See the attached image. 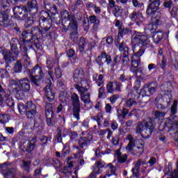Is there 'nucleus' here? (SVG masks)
Instances as JSON below:
<instances>
[{
    "instance_id": "6ab92c4d",
    "label": "nucleus",
    "mask_w": 178,
    "mask_h": 178,
    "mask_svg": "<svg viewBox=\"0 0 178 178\" xmlns=\"http://www.w3.org/2000/svg\"><path fill=\"white\" fill-rule=\"evenodd\" d=\"M159 18H154L153 23L149 24L145 28V31L146 33L149 34V33H155V30L158 29V24H159Z\"/></svg>"
},
{
    "instance_id": "c9c22d12",
    "label": "nucleus",
    "mask_w": 178,
    "mask_h": 178,
    "mask_svg": "<svg viewBox=\"0 0 178 178\" xmlns=\"http://www.w3.org/2000/svg\"><path fill=\"white\" fill-rule=\"evenodd\" d=\"M8 122H9V115L6 114H0V123L6 124Z\"/></svg>"
},
{
    "instance_id": "37998d69",
    "label": "nucleus",
    "mask_w": 178,
    "mask_h": 178,
    "mask_svg": "<svg viewBox=\"0 0 178 178\" xmlns=\"http://www.w3.org/2000/svg\"><path fill=\"white\" fill-rule=\"evenodd\" d=\"M58 60H56V61L54 62V58H49L47 61L48 69H52V67H54V65H55V63H58Z\"/></svg>"
},
{
    "instance_id": "412c9836",
    "label": "nucleus",
    "mask_w": 178,
    "mask_h": 178,
    "mask_svg": "<svg viewBox=\"0 0 178 178\" xmlns=\"http://www.w3.org/2000/svg\"><path fill=\"white\" fill-rule=\"evenodd\" d=\"M9 22V14L8 13L3 11L0 13V24L6 27L8 23Z\"/></svg>"
},
{
    "instance_id": "13d9d810",
    "label": "nucleus",
    "mask_w": 178,
    "mask_h": 178,
    "mask_svg": "<svg viewBox=\"0 0 178 178\" xmlns=\"http://www.w3.org/2000/svg\"><path fill=\"white\" fill-rule=\"evenodd\" d=\"M108 92H113V83L109 82L106 86Z\"/></svg>"
},
{
    "instance_id": "a211bd4d",
    "label": "nucleus",
    "mask_w": 178,
    "mask_h": 178,
    "mask_svg": "<svg viewBox=\"0 0 178 178\" xmlns=\"http://www.w3.org/2000/svg\"><path fill=\"white\" fill-rule=\"evenodd\" d=\"M95 62L99 66H104V63H107L109 65L112 62V58L106 53L102 52V54L97 56L95 59Z\"/></svg>"
},
{
    "instance_id": "aec40b11",
    "label": "nucleus",
    "mask_w": 178,
    "mask_h": 178,
    "mask_svg": "<svg viewBox=\"0 0 178 178\" xmlns=\"http://www.w3.org/2000/svg\"><path fill=\"white\" fill-rule=\"evenodd\" d=\"M119 50L122 52V63L124 65L129 63V47H124V44L122 43L120 45Z\"/></svg>"
},
{
    "instance_id": "58836bf2",
    "label": "nucleus",
    "mask_w": 178,
    "mask_h": 178,
    "mask_svg": "<svg viewBox=\"0 0 178 178\" xmlns=\"http://www.w3.org/2000/svg\"><path fill=\"white\" fill-rule=\"evenodd\" d=\"M122 13H123V10L119 7V6H115L113 10V14L116 17L119 16H122Z\"/></svg>"
},
{
    "instance_id": "338daca9",
    "label": "nucleus",
    "mask_w": 178,
    "mask_h": 178,
    "mask_svg": "<svg viewBox=\"0 0 178 178\" xmlns=\"http://www.w3.org/2000/svg\"><path fill=\"white\" fill-rule=\"evenodd\" d=\"M5 178H13L14 175L12 174V171H9L7 174L4 175Z\"/></svg>"
},
{
    "instance_id": "6e6d98bb",
    "label": "nucleus",
    "mask_w": 178,
    "mask_h": 178,
    "mask_svg": "<svg viewBox=\"0 0 178 178\" xmlns=\"http://www.w3.org/2000/svg\"><path fill=\"white\" fill-rule=\"evenodd\" d=\"M55 76L57 79H60V77H62V70L60 68L58 67L55 70Z\"/></svg>"
},
{
    "instance_id": "9b49d317",
    "label": "nucleus",
    "mask_w": 178,
    "mask_h": 178,
    "mask_svg": "<svg viewBox=\"0 0 178 178\" xmlns=\"http://www.w3.org/2000/svg\"><path fill=\"white\" fill-rule=\"evenodd\" d=\"M60 18L62 20H65L66 22H70L68 26V29L72 30H77V22L74 20V16L70 15L69 12L66 10L61 11Z\"/></svg>"
},
{
    "instance_id": "b1692460",
    "label": "nucleus",
    "mask_w": 178,
    "mask_h": 178,
    "mask_svg": "<svg viewBox=\"0 0 178 178\" xmlns=\"http://www.w3.org/2000/svg\"><path fill=\"white\" fill-rule=\"evenodd\" d=\"M114 156L120 163H124V161H127V154H122L120 150L115 151Z\"/></svg>"
},
{
    "instance_id": "9d476101",
    "label": "nucleus",
    "mask_w": 178,
    "mask_h": 178,
    "mask_svg": "<svg viewBox=\"0 0 178 178\" xmlns=\"http://www.w3.org/2000/svg\"><path fill=\"white\" fill-rule=\"evenodd\" d=\"M42 77H44L42 68L39 65H36L31 71H30L31 81L34 84H36V86L40 80H42Z\"/></svg>"
},
{
    "instance_id": "de8ad7c7",
    "label": "nucleus",
    "mask_w": 178,
    "mask_h": 178,
    "mask_svg": "<svg viewBox=\"0 0 178 178\" xmlns=\"http://www.w3.org/2000/svg\"><path fill=\"white\" fill-rule=\"evenodd\" d=\"M96 168L95 169H97V172H101V168H104L105 166V163L102 161H98L97 163H95Z\"/></svg>"
},
{
    "instance_id": "a19ab883",
    "label": "nucleus",
    "mask_w": 178,
    "mask_h": 178,
    "mask_svg": "<svg viewBox=\"0 0 178 178\" xmlns=\"http://www.w3.org/2000/svg\"><path fill=\"white\" fill-rule=\"evenodd\" d=\"M118 118L121 119H124L126 115L129 113V110L124 108L123 111H118Z\"/></svg>"
},
{
    "instance_id": "f8f14e48",
    "label": "nucleus",
    "mask_w": 178,
    "mask_h": 178,
    "mask_svg": "<svg viewBox=\"0 0 178 178\" xmlns=\"http://www.w3.org/2000/svg\"><path fill=\"white\" fill-rule=\"evenodd\" d=\"M3 59L6 63H12L15 60L16 56H17V47L16 45L11 47V51L9 50H5L3 53Z\"/></svg>"
},
{
    "instance_id": "69168bd1",
    "label": "nucleus",
    "mask_w": 178,
    "mask_h": 178,
    "mask_svg": "<svg viewBox=\"0 0 178 178\" xmlns=\"http://www.w3.org/2000/svg\"><path fill=\"white\" fill-rule=\"evenodd\" d=\"M140 171L139 168H133L132 169V173L134 175V176L137 177L138 176V172Z\"/></svg>"
},
{
    "instance_id": "393cba45",
    "label": "nucleus",
    "mask_w": 178,
    "mask_h": 178,
    "mask_svg": "<svg viewBox=\"0 0 178 178\" xmlns=\"http://www.w3.org/2000/svg\"><path fill=\"white\" fill-rule=\"evenodd\" d=\"M165 35V32L163 31H156L154 35L152 37V40L155 44L159 43V42L163 38Z\"/></svg>"
},
{
    "instance_id": "5fc2aeb1",
    "label": "nucleus",
    "mask_w": 178,
    "mask_h": 178,
    "mask_svg": "<svg viewBox=\"0 0 178 178\" xmlns=\"http://www.w3.org/2000/svg\"><path fill=\"white\" fill-rule=\"evenodd\" d=\"M23 168L25 170H29L30 169V165H31V161H23Z\"/></svg>"
},
{
    "instance_id": "680f3d73",
    "label": "nucleus",
    "mask_w": 178,
    "mask_h": 178,
    "mask_svg": "<svg viewBox=\"0 0 178 178\" xmlns=\"http://www.w3.org/2000/svg\"><path fill=\"white\" fill-rule=\"evenodd\" d=\"M164 6L165 8H172V1L170 0H165L164 2Z\"/></svg>"
},
{
    "instance_id": "f257e3e1",
    "label": "nucleus",
    "mask_w": 178,
    "mask_h": 178,
    "mask_svg": "<svg viewBox=\"0 0 178 178\" xmlns=\"http://www.w3.org/2000/svg\"><path fill=\"white\" fill-rule=\"evenodd\" d=\"M47 74L50 79L46 81L47 85L44 89V102H46L45 115L47 118L50 115L52 117L54 115V108L52 107V104L48 102H52L55 99V93L52 92V89L51 88V80L54 81V73H52V71H48Z\"/></svg>"
},
{
    "instance_id": "4be33fe9",
    "label": "nucleus",
    "mask_w": 178,
    "mask_h": 178,
    "mask_svg": "<svg viewBox=\"0 0 178 178\" xmlns=\"http://www.w3.org/2000/svg\"><path fill=\"white\" fill-rule=\"evenodd\" d=\"M78 46L81 52H84V51H88L90 49V44H88V42L86 39H80Z\"/></svg>"
},
{
    "instance_id": "dca6fc26",
    "label": "nucleus",
    "mask_w": 178,
    "mask_h": 178,
    "mask_svg": "<svg viewBox=\"0 0 178 178\" xmlns=\"http://www.w3.org/2000/svg\"><path fill=\"white\" fill-rule=\"evenodd\" d=\"M156 84L152 83L150 86L145 85L140 92L142 97H149L156 90Z\"/></svg>"
},
{
    "instance_id": "473e14b6",
    "label": "nucleus",
    "mask_w": 178,
    "mask_h": 178,
    "mask_svg": "<svg viewBox=\"0 0 178 178\" xmlns=\"http://www.w3.org/2000/svg\"><path fill=\"white\" fill-rule=\"evenodd\" d=\"M36 141H37V139L35 138L28 143V146H27V149H26L28 152H31V151H33L34 149V148L35 147Z\"/></svg>"
},
{
    "instance_id": "bb28decb",
    "label": "nucleus",
    "mask_w": 178,
    "mask_h": 178,
    "mask_svg": "<svg viewBox=\"0 0 178 178\" xmlns=\"http://www.w3.org/2000/svg\"><path fill=\"white\" fill-rule=\"evenodd\" d=\"M165 124H170L168 126L170 127V130H178V121H173L170 119H167L165 122Z\"/></svg>"
},
{
    "instance_id": "7c9ffc66",
    "label": "nucleus",
    "mask_w": 178,
    "mask_h": 178,
    "mask_svg": "<svg viewBox=\"0 0 178 178\" xmlns=\"http://www.w3.org/2000/svg\"><path fill=\"white\" fill-rule=\"evenodd\" d=\"M89 20L90 23L94 24L93 29L95 31H97V30H98V24H99V19H97V17L95 15H92L90 17Z\"/></svg>"
},
{
    "instance_id": "e433bc0d",
    "label": "nucleus",
    "mask_w": 178,
    "mask_h": 178,
    "mask_svg": "<svg viewBox=\"0 0 178 178\" xmlns=\"http://www.w3.org/2000/svg\"><path fill=\"white\" fill-rule=\"evenodd\" d=\"M140 86H141V81H140V78H137L136 81H135V87H134L135 94L137 96L139 95L138 88H140Z\"/></svg>"
},
{
    "instance_id": "7ed1b4c3",
    "label": "nucleus",
    "mask_w": 178,
    "mask_h": 178,
    "mask_svg": "<svg viewBox=\"0 0 178 178\" xmlns=\"http://www.w3.org/2000/svg\"><path fill=\"white\" fill-rule=\"evenodd\" d=\"M127 140H129V143L126 147L127 151H131V149L136 147L134 151H136L138 155L144 152V142L143 140H134L131 135L127 136Z\"/></svg>"
},
{
    "instance_id": "f03ea898",
    "label": "nucleus",
    "mask_w": 178,
    "mask_h": 178,
    "mask_svg": "<svg viewBox=\"0 0 178 178\" xmlns=\"http://www.w3.org/2000/svg\"><path fill=\"white\" fill-rule=\"evenodd\" d=\"M155 127V124L152 122V118H147L146 120L138 124L136 127V133H140L142 136H147L145 137H149L152 134V130Z\"/></svg>"
},
{
    "instance_id": "a18cd8bd",
    "label": "nucleus",
    "mask_w": 178,
    "mask_h": 178,
    "mask_svg": "<svg viewBox=\"0 0 178 178\" xmlns=\"http://www.w3.org/2000/svg\"><path fill=\"white\" fill-rule=\"evenodd\" d=\"M99 98L102 99L106 98V93H105V89L104 88H99Z\"/></svg>"
},
{
    "instance_id": "20e7f679",
    "label": "nucleus",
    "mask_w": 178,
    "mask_h": 178,
    "mask_svg": "<svg viewBox=\"0 0 178 178\" xmlns=\"http://www.w3.org/2000/svg\"><path fill=\"white\" fill-rule=\"evenodd\" d=\"M145 51L144 49H140L138 52L134 54L131 58V65L130 70L134 73H138V72H143V68H138L141 64V56L144 55Z\"/></svg>"
},
{
    "instance_id": "a878e982",
    "label": "nucleus",
    "mask_w": 178,
    "mask_h": 178,
    "mask_svg": "<svg viewBox=\"0 0 178 178\" xmlns=\"http://www.w3.org/2000/svg\"><path fill=\"white\" fill-rule=\"evenodd\" d=\"M19 0H0V8H8L9 5H16Z\"/></svg>"
},
{
    "instance_id": "052dcab7",
    "label": "nucleus",
    "mask_w": 178,
    "mask_h": 178,
    "mask_svg": "<svg viewBox=\"0 0 178 178\" xmlns=\"http://www.w3.org/2000/svg\"><path fill=\"white\" fill-rule=\"evenodd\" d=\"M76 54V51L73 49H70L67 54L69 58H73V56Z\"/></svg>"
},
{
    "instance_id": "5701e85b",
    "label": "nucleus",
    "mask_w": 178,
    "mask_h": 178,
    "mask_svg": "<svg viewBox=\"0 0 178 178\" xmlns=\"http://www.w3.org/2000/svg\"><path fill=\"white\" fill-rule=\"evenodd\" d=\"M106 175L104 177L102 176L100 177V178H105L106 177V176L109 177V176H112L115 175V172H116V167L112 165V163H108L106 166Z\"/></svg>"
},
{
    "instance_id": "864d4df0",
    "label": "nucleus",
    "mask_w": 178,
    "mask_h": 178,
    "mask_svg": "<svg viewBox=\"0 0 178 178\" xmlns=\"http://www.w3.org/2000/svg\"><path fill=\"white\" fill-rule=\"evenodd\" d=\"M22 60H24V66H29L30 65V58H29V56L27 55L24 56Z\"/></svg>"
},
{
    "instance_id": "4468645a",
    "label": "nucleus",
    "mask_w": 178,
    "mask_h": 178,
    "mask_svg": "<svg viewBox=\"0 0 178 178\" xmlns=\"http://www.w3.org/2000/svg\"><path fill=\"white\" fill-rule=\"evenodd\" d=\"M72 101L74 106V116L77 120H80V99L79 95L73 93L72 95Z\"/></svg>"
},
{
    "instance_id": "f3484780",
    "label": "nucleus",
    "mask_w": 178,
    "mask_h": 178,
    "mask_svg": "<svg viewBox=\"0 0 178 178\" xmlns=\"http://www.w3.org/2000/svg\"><path fill=\"white\" fill-rule=\"evenodd\" d=\"M129 18L132 22H135L137 26H140L145 20V18L143 16V13L140 11H134L129 15Z\"/></svg>"
},
{
    "instance_id": "e2e57ef3",
    "label": "nucleus",
    "mask_w": 178,
    "mask_h": 178,
    "mask_svg": "<svg viewBox=\"0 0 178 178\" xmlns=\"http://www.w3.org/2000/svg\"><path fill=\"white\" fill-rule=\"evenodd\" d=\"M176 15H177V8L173 7L171 10V16L172 17H176Z\"/></svg>"
},
{
    "instance_id": "ddd939ff",
    "label": "nucleus",
    "mask_w": 178,
    "mask_h": 178,
    "mask_svg": "<svg viewBox=\"0 0 178 178\" xmlns=\"http://www.w3.org/2000/svg\"><path fill=\"white\" fill-rule=\"evenodd\" d=\"M13 12L15 17L18 20H26L27 19V8L20 6L15 7L13 8Z\"/></svg>"
},
{
    "instance_id": "774afa93",
    "label": "nucleus",
    "mask_w": 178,
    "mask_h": 178,
    "mask_svg": "<svg viewBox=\"0 0 178 178\" xmlns=\"http://www.w3.org/2000/svg\"><path fill=\"white\" fill-rule=\"evenodd\" d=\"M111 129L112 130H116L118 129V123L115 121H113L111 123Z\"/></svg>"
},
{
    "instance_id": "cd10ccee",
    "label": "nucleus",
    "mask_w": 178,
    "mask_h": 178,
    "mask_svg": "<svg viewBox=\"0 0 178 178\" xmlns=\"http://www.w3.org/2000/svg\"><path fill=\"white\" fill-rule=\"evenodd\" d=\"M131 33V31L127 28H124L122 29V26L119 27V32L118 35V40H120V38H123V34H130Z\"/></svg>"
},
{
    "instance_id": "0eeeda50",
    "label": "nucleus",
    "mask_w": 178,
    "mask_h": 178,
    "mask_svg": "<svg viewBox=\"0 0 178 178\" xmlns=\"http://www.w3.org/2000/svg\"><path fill=\"white\" fill-rule=\"evenodd\" d=\"M13 91L20 95L22 91H30V81L25 78L12 85Z\"/></svg>"
},
{
    "instance_id": "8fccbe9b",
    "label": "nucleus",
    "mask_w": 178,
    "mask_h": 178,
    "mask_svg": "<svg viewBox=\"0 0 178 178\" xmlns=\"http://www.w3.org/2000/svg\"><path fill=\"white\" fill-rule=\"evenodd\" d=\"M14 70L15 73H20V72H22V64H20L19 62L15 65Z\"/></svg>"
},
{
    "instance_id": "bf43d9fd",
    "label": "nucleus",
    "mask_w": 178,
    "mask_h": 178,
    "mask_svg": "<svg viewBox=\"0 0 178 178\" xmlns=\"http://www.w3.org/2000/svg\"><path fill=\"white\" fill-rule=\"evenodd\" d=\"M163 98H167L168 99H170V98H172V92L170 90L165 91Z\"/></svg>"
},
{
    "instance_id": "79ce46f5",
    "label": "nucleus",
    "mask_w": 178,
    "mask_h": 178,
    "mask_svg": "<svg viewBox=\"0 0 178 178\" xmlns=\"http://www.w3.org/2000/svg\"><path fill=\"white\" fill-rule=\"evenodd\" d=\"M88 144H90V140H88L86 138H81L79 140V145L81 148L85 145H88Z\"/></svg>"
},
{
    "instance_id": "4c0bfd02",
    "label": "nucleus",
    "mask_w": 178,
    "mask_h": 178,
    "mask_svg": "<svg viewBox=\"0 0 178 178\" xmlns=\"http://www.w3.org/2000/svg\"><path fill=\"white\" fill-rule=\"evenodd\" d=\"M28 8L29 10L33 9H37V1L36 0H30L28 2Z\"/></svg>"
},
{
    "instance_id": "c756f323",
    "label": "nucleus",
    "mask_w": 178,
    "mask_h": 178,
    "mask_svg": "<svg viewBox=\"0 0 178 178\" xmlns=\"http://www.w3.org/2000/svg\"><path fill=\"white\" fill-rule=\"evenodd\" d=\"M45 9L51 12L52 15H57L58 8H56V6L55 4H47L44 6Z\"/></svg>"
},
{
    "instance_id": "09e8293b",
    "label": "nucleus",
    "mask_w": 178,
    "mask_h": 178,
    "mask_svg": "<svg viewBox=\"0 0 178 178\" xmlns=\"http://www.w3.org/2000/svg\"><path fill=\"white\" fill-rule=\"evenodd\" d=\"M136 104V102L133 99H129L125 102V105L127 108H131Z\"/></svg>"
},
{
    "instance_id": "c85d7f7f",
    "label": "nucleus",
    "mask_w": 178,
    "mask_h": 178,
    "mask_svg": "<svg viewBox=\"0 0 178 178\" xmlns=\"http://www.w3.org/2000/svg\"><path fill=\"white\" fill-rule=\"evenodd\" d=\"M98 79H97V78ZM93 80H95L98 86V87H101L102 84H104V75L99 74L98 76V74H95L92 77Z\"/></svg>"
},
{
    "instance_id": "49530a36",
    "label": "nucleus",
    "mask_w": 178,
    "mask_h": 178,
    "mask_svg": "<svg viewBox=\"0 0 178 178\" xmlns=\"http://www.w3.org/2000/svg\"><path fill=\"white\" fill-rule=\"evenodd\" d=\"M94 120H96L98 124H99L102 122V120H104V118L102 117V113H99L97 116H95L93 118Z\"/></svg>"
},
{
    "instance_id": "f704fd0d",
    "label": "nucleus",
    "mask_w": 178,
    "mask_h": 178,
    "mask_svg": "<svg viewBox=\"0 0 178 178\" xmlns=\"http://www.w3.org/2000/svg\"><path fill=\"white\" fill-rule=\"evenodd\" d=\"M165 115L166 113L165 112L159 111H156L154 112V117L156 118V119H158V120H162V119H163V118H165Z\"/></svg>"
},
{
    "instance_id": "4d7b16f0",
    "label": "nucleus",
    "mask_w": 178,
    "mask_h": 178,
    "mask_svg": "<svg viewBox=\"0 0 178 178\" xmlns=\"http://www.w3.org/2000/svg\"><path fill=\"white\" fill-rule=\"evenodd\" d=\"M101 171H98L97 168H95L93 172L90 174V178H97V175H99Z\"/></svg>"
},
{
    "instance_id": "423d86ee",
    "label": "nucleus",
    "mask_w": 178,
    "mask_h": 178,
    "mask_svg": "<svg viewBox=\"0 0 178 178\" xmlns=\"http://www.w3.org/2000/svg\"><path fill=\"white\" fill-rule=\"evenodd\" d=\"M149 35H144L140 32H135L132 35V41L134 44L137 45V44H140L142 47H149Z\"/></svg>"
},
{
    "instance_id": "603ef678",
    "label": "nucleus",
    "mask_w": 178,
    "mask_h": 178,
    "mask_svg": "<svg viewBox=\"0 0 178 178\" xmlns=\"http://www.w3.org/2000/svg\"><path fill=\"white\" fill-rule=\"evenodd\" d=\"M8 76V74L6 70H3V69L0 70V77H1V79H6Z\"/></svg>"
},
{
    "instance_id": "2f4dec72",
    "label": "nucleus",
    "mask_w": 178,
    "mask_h": 178,
    "mask_svg": "<svg viewBox=\"0 0 178 178\" xmlns=\"http://www.w3.org/2000/svg\"><path fill=\"white\" fill-rule=\"evenodd\" d=\"M51 20V15L45 11L40 12V22H48Z\"/></svg>"
},
{
    "instance_id": "3c124183",
    "label": "nucleus",
    "mask_w": 178,
    "mask_h": 178,
    "mask_svg": "<svg viewBox=\"0 0 178 178\" xmlns=\"http://www.w3.org/2000/svg\"><path fill=\"white\" fill-rule=\"evenodd\" d=\"M48 141H51V138H48L47 136H42L40 138L42 145H47V144H48Z\"/></svg>"
},
{
    "instance_id": "6e6552de",
    "label": "nucleus",
    "mask_w": 178,
    "mask_h": 178,
    "mask_svg": "<svg viewBox=\"0 0 178 178\" xmlns=\"http://www.w3.org/2000/svg\"><path fill=\"white\" fill-rule=\"evenodd\" d=\"M76 90L79 92L81 95V99L85 104V106H89L91 108L92 102H91V95L90 93L84 94L88 91L87 86H81L80 85H74Z\"/></svg>"
},
{
    "instance_id": "0e129e2a",
    "label": "nucleus",
    "mask_w": 178,
    "mask_h": 178,
    "mask_svg": "<svg viewBox=\"0 0 178 178\" xmlns=\"http://www.w3.org/2000/svg\"><path fill=\"white\" fill-rule=\"evenodd\" d=\"M118 98H119V95H114L113 97H111L110 98V102H111V104H115V102H116V99H118Z\"/></svg>"
},
{
    "instance_id": "ea45409f",
    "label": "nucleus",
    "mask_w": 178,
    "mask_h": 178,
    "mask_svg": "<svg viewBox=\"0 0 178 178\" xmlns=\"http://www.w3.org/2000/svg\"><path fill=\"white\" fill-rule=\"evenodd\" d=\"M68 29L69 30H74V31L70 35V39L72 40V41H73L74 42L77 41V38H79V35H77V29Z\"/></svg>"
},
{
    "instance_id": "39448f33",
    "label": "nucleus",
    "mask_w": 178,
    "mask_h": 178,
    "mask_svg": "<svg viewBox=\"0 0 178 178\" xmlns=\"http://www.w3.org/2000/svg\"><path fill=\"white\" fill-rule=\"evenodd\" d=\"M73 80L75 86H80L81 87H88L90 86V81L84 77V71L81 68L76 69L73 74Z\"/></svg>"
},
{
    "instance_id": "2eb2a0df",
    "label": "nucleus",
    "mask_w": 178,
    "mask_h": 178,
    "mask_svg": "<svg viewBox=\"0 0 178 178\" xmlns=\"http://www.w3.org/2000/svg\"><path fill=\"white\" fill-rule=\"evenodd\" d=\"M149 2H152L150 3L147 9L146 13L147 15L154 16L156 13L157 15H159V12H156L158 10V8H159V6L161 5V2L159 0H149Z\"/></svg>"
},
{
    "instance_id": "1a4fd4ad",
    "label": "nucleus",
    "mask_w": 178,
    "mask_h": 178,
    "mask_svg": "<svg viewBox=\"0 0 178 178\" xmlns=\"http://www.w3.org/2000/svg\"><path fill=\"white\" fill-rule=\"evenodd\" d=\"M26 108L28 111L24 108V105L19 104L18 106L19 111H22L24 112H26V116L29 119H33L34 116H35L36 110L35 105L33 104L31 102H28L26 105Z\"/></svg>"
},
{
    "instance_id": "72a5a7b5",
    "label": "nucleus",
    "mask_w": 178,
    "mask_h": 178,
    "mask_svg": "<svg viewBox=\"0 0 178 178\" xmlns=\"http://www.w3.org/2000/svg\"><path fill=\"white\" fill-rule=\"evenodd\" d=\"M70 97V95H69L67 91L65 90L60 92V101L62 102H65L67 99H69Z\"/></svg>"
},
{
    "instance_id": "c03bdc74",
    "label": "nucleus",
    "mask_w": 178,
    "mask_h": 178,
    "mask_svg": "<svg viewBox=\"0 0 178 178\" xmlns=\"http://www.w3.org/2000/svg\"><path fill=\"white\" fill-rule=\"evenodd\" d=\"M177 113V101L175 100L171 106V115H176Z\"/></svg>"
}]
</instances>
